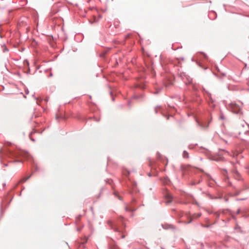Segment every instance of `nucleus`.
<instances>
[{
  "mask_svg": "<svg viewBox=\"0 0 249 249\" xmlns=\"http://www.w3.org/2000/svg\"><path fill=\"white\" fill-rule=\"evenodd\" d=\"M163 193L166 201V203H169L171 201V197L170 196L169 190L167 187H165L163 189Z\"/></svg>",
  "mask_w": 249,
  "mask_h": 249,
  "instance_id": "obj_1",
  "label": "nucleus"
},
{
  "mask_svg": "<svg viewBox=\"0 0 249 249\" xmlns=\"http://www.w3.org/2000/svg\"><path fill=\"white\" fill-rule=\"evenodd\" d=\"M231 109L234 113H239L241 111V108L239 105L235 103H232L231 104Z\"/></svg>",
  "mask_w": 249,
  "mask_h": 249,
  "instance_id": "obj_2",
  "label": "nucleus"
},
{
  "mask_svg": "<svg viewBox=\"0 0 249 249\" xmlns=\"http://www.w3.org/2000/svg\"><path fill=\"white\" fill-rule=\"evenodd\" d=\"M21 154V152L18 151H9L8 153V156L9 158L14 159L18 158Z\"/></svg>",
  "mask_w": 249,
  "mask_h": 249,
  "instance_id": "obj_3",
  "label": "nucleus"
},
{
  "mask_svg": "<svg viewBox=\"0 0 249 249\" xmlns=\"http://www.w3.org/2000/svg\"><path fill=\"white\" fill-rule=\"evenodd\" d=\"M162 183L164 185H167L170 186V180L168 178H164L162 180Z\"/></svg>",
  "mask_w": 249,
  "mask_h": 249,
  "instance_id": "obj_4",
  "label": "nucleus"
},
{
  "mask_svg": "<svg viewBox=\"0 0 249 249\" xmlns=\"http://www.w3.org/2000/svg\"><path fill=\"white\" fill-rule=\"evenodd\" d=\"M30 176L23 178L20 180L19 182V183H23V182H25L27 180H28L30 178Z\"/></svg>",
  "mask_w": 249,
  "mask_h": 249,
  "instance_id": "obj_5",
  "label": "nucleus"
},
{
  "mask_svg": "<svg viewBox=\"0 0 249 249\" xmlns=\"http://www.w3.org/2000/svg\"><path fill=\"white\" fill-rule=\"evenodd\" d=\"M183 157L184 158H189V154L186 151H184L183 153Z\"/></svg>",
  "mask_w": 249,
  "mask_h": 249,
  "instance_id": "obj_6",
  "label": "nucleus"
},
{
  "mask_svg": "<svg viewBox=\"0 0 249 249\" xmlns=\"http://www.w3.org/2000/svg\"><path fill=\"white\" fill-rule=\"evenodd\" d=\"M201 215V214L200 213H197V214H195L193 216V217L194 218H198Z\"/></svg>",
  "mask_w": 249,
  "mask_h": 249,
  "instance_id": "obj_7",
  "label": "nucleus"
},
{
  "mask_svg": "<svg viewBox=\"0 0 249 249\" xmlns=\"http://www.w3.org/2000/svg\"><path fill=\"white\" fill-rule=\"evenodd\" d=\"M114 231L117 232H123V230L119 228H115Z\"/></svg>",
  "mask_w": 249,
  "mask_h": 249,
  "instance_id": "obj_8",
  "label": "nucleus"
},
{
  "mask_svg": "<svg viewBox=\"0 0 249 249\" xmlns=\"http://www.w3.org/2000/svg\"><path fill=\"white\" fill-rule=\"evenodd\" d=\"M114 195H115L116 196H117L119 199H121V198L120 196H119V194H118V193H117V192H115V193H114Z\"/></svg>",
  "mask_w": 249,
  "mask_h": 249,
  "instance_id": "obj_9",
  "label": "nucleus"
},
{
  "mask_svg": "<svg viewBox=\"0 0 249 249\" xmlns=\"http://www.w3.org/2000/svg\"><path fill=\"white\" fill-rule=\"evenodd\" d=\"M80 217H81V216H79L77 218V219H76V221H79V220H80Z\"/></svg>",
  "mask_w": 249,
  "mask_h": 249,
  "instance_id": "obj_10",
  "label": "nucleus"
},
{
  "mask_svg": "<svg viewBox=\"0 0 249 249\" xmlns=\"http://www.w3.org/2000/svg\"><path fill=\"white\" fill-rule=\"evenodd\" d=\"M157 157H158V158H160V154H159V153L157 154Z\"/></svg>",
  "mask_w": 249,
  "mask_h": 249,
  "instance_id": "obj_11",
  "label": "nucleus"
},
{
  "mask_svg": "<svg viewBox=\"0 0 249 249\" xmlns=\"http://www.w3.org/2000/svg\"><path fill=\"white\" fill-rule=\"evenodd\" d=\"M240 210H239V209H238V210H237V211L236 213H237V214H239V213H240Z\"/></svg>",
  "mask_w": 249,
  "mask_h": 249,
  "instance_id": "obj_12",
  "label": "nucleus"
},
{
  "mask_svg": "<svg viewBox=\"0 0 249 249\" xmlns=\"http://www.w3.org/2000/svg\"><path fill=\"white\" fill-rule=\"evenodd\" d=\"M125 237V235H122V236H121V238H124Z\"/></svg>",
  "mask_w": 249,
  "mask_h": 249,
  "instance_id": "obj_13",
  "label": "nucleus"
},
{
  "mask_svg": "<svg viewBox=\"0 0 249 249\" xmlns=\"http://www.w3.org/2000/svg\"><path fill=\"white\" fill-rule=\"evenodd\" d=\"M108 224H110V226H112L111 222H108Z\"/></svg>",
  "mask_w": 249,
  "mask_h": 249,
  "instance_id": "obj_14",
  "label": "nucleus"
},
{
  "mask_svg": "<svg viewBox=\"0 0 249 249\" xmlns=\"http://www.w3.org/2000/svg\"><path fill=\"white\" fill-rule=\"evenodd\" d=\"M189 166H186V167H185V170H186V169L187 170V168H189Z\"/></svg>",
  "mask_w": 249,
  "mask_h": 249,
  "instance_id": "obj_15",
  "label": "nucleus"
},
{
  "mask_svg": "<svg viewBox=\"0 0 249 249\" xmlns=\"http://www.w3.org/2000/svg\"><path fill=\"white\" fill-rule=\"evenodd\" d=\"M129 172H127V174H126V176H127L128 175H129Z\"/></svg>",
  "mask_w": 249,
  "mask_h": 249,
  "instance_id": "obj_16",
  "label": "nucleus"
},
{
  "mask_svg": "<svg viewBox=\"0 0 249 249\" xmlns=\"http://www.w3.org/2000/svg\"><path fill=\"white\" fill-rule=\"evenodd\" d=\"M7 144L8 145H9V144H10L11 143H9V142H7Z\"/></svg>",
  "mask_w": 249,
  "mask_h": 249,
  "instance_id": "obj_17",
  "label": "nucleus"
},
{
  "mask_svg": "<svg viewBox=\"0 0 249 249\" xmlns=\"http://www.w3.org/2000/svg\"><path fill=\"white\" fill-rule=\"evenodd\" d=\"M19 160H15L14 161L15 162H17V161H18Z\"/></svg>",
  "mask_w": 249,
  "mask_h": 249,
  "instance_id": "obj_18",
  "label": "nucleus"
}]
</instances>
